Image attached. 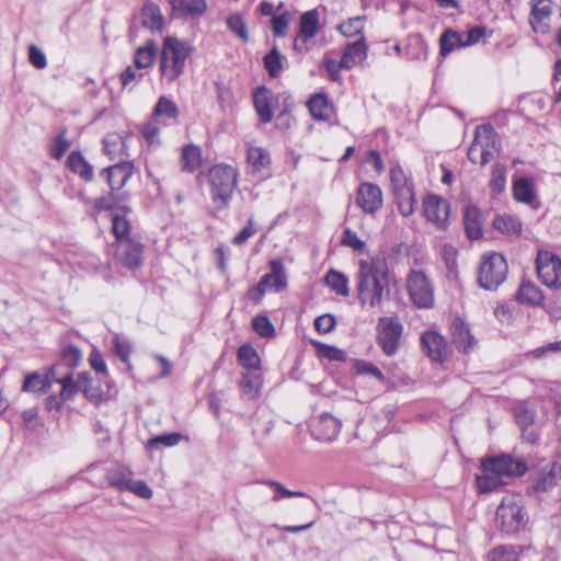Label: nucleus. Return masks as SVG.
<instances>
[{
    "label": "nucleus",
    "mask_w": 561,
    "mask_h": 561,
    "mask_svg": "<svg viewBox=\"0 0 561 561\" xmlns=\"http://www.w3.org/2000/svg\"><path fill=\"white\" fill-rule=\"evenodd\" d=\"M389 286V271L381 259L360 260L356 274L357 298L362 306L380 307Z\"/></svg>",
    "instance_id": "obj_1"
},
{
    "label": "nucleus",
    "mask_w": 561,
    "mask_h": 561,
    "mask_svg": "<svg viewBox=\"0 0 561 561\" xmlns=\"http://www.w3.org/2000/svg\"><path fill=\"white\" fill-rule=\"evenodd\" d=\"M421 344L427 356L436 363H444L449 356V346L443 335L434 331L424 332Z\"/></svg>",
    "instance_id": "obj_15"
},
{
    "label": "nucleus",
    "mask_w": 561,
    "mask_h": 561,
    "mask_svg": "<svg viewBox=\"0 0 561 561\" xmlns=\"http://www.w3.org/2000/svg\"><path fill=\"white\" fill-rule=\"evenodd\" d=\"M262 383V376L256 370L247 371L241 375L240 387L242 392L250 399L259 398Z\"/></svg>",
    "instance_id": "obj_30"
},
{
    "label": "nucleus",
    "mask_w": 561,
    "mask_h": 561,
    "mask_svg": "<svg viewBox=\"0 0 561 561\" xmlns=\"http://www.w3.org/2000/svg\"><path fill=\"white\" fill-rule=\"evenodd\" d=\"M423 213L428 222L438 230H446L449 225L450 204L447 199L428 195L423 201Z\"/></svg>",
    "instance_id": "obj_9"
},
{
    "label": "nucleus",
    "mask_w": 561,
    "mask_h": 561,
    "mask_svg": "<svg viewBox=\"0 0 561 561\" xmlns=\"http://www.w3.org/2000/svg\"><path fill=\"white\" fill-rule=\"evenodd\" d=\"M80 379L75 381L72 373L67 370V378L61 382L60 398L61 400H71L83 387V383L88 381L85 374L79 376Z\"/></svg>",
    "instance_id": "obj_43"
},
{
    "label": "nucleus",
    "mask_w": 561,
    "mask_h": 561,
    "mask_svg": "<svg viewBox=\"0 0 561 561\" xmlns=\"http://www.w3.org/2000/svg\"><path fill=\"white\" fill-rule=\"evenodd\" d=\"M271 272L265 274L255 287L259 291V298H262L268 288H273L279 293L287 286L284 263L280 259H275L270 262Z\"/></svg>",
    "instance_id": "obj_13"
},
{
    "label": "nucleus",
    "mask_w": 561,
    "mask_h": 561,
    "mask_svg": "<svg viewBox=\"0 0 561 561\" xmlns=\"http://www.w3.org/2000/svg\"><path fill=\"white\" fill-rule=\"evenodd\" d=\"M112 230L116 238V243L121 242L123 238H130V225L129 221L125 218L124 215L118 213L114 214L112 217Z\"/></svg>",
    "instance_id": "obj_49"
},
{
    "label": "nucleus",
    "mask_w": 561,
    "mask_h": 561,
    "mask_svg": "<svg viewBox=\"0 0 561 561\" xmlns=\"http://www.w3.org/2000/svg\"><path fill=\"white\" fill-rule=\"evenodd\" d=\"M163 15L158 5L153 3L145 4L141 10V23L146 28L160 31L163 26Z\"/></svg>",
    "instance_id": "obj_34"
},
{
    "label": "nucleus",
    "mask_w": 561,
    "mask_h": 561,
    "mask_svg": "<svg viewBox=\"0 0 561 561\" xmlns=\"http://www.w3.org/2000/svg\"><path fill=\"white\" fill-rule=\"evenodd\" d=\"M474 140H479L482 152V165L486 164L493 157L497 145V134L490 124L480 125L474 130Z\"/></svg>",
    "instance_id": "obj_19"
},
{
    "label": "nucleus",
    "mask_w": 561,
    "mask_h": 561,
    "mask_svg": "<svg viewBox=\"0 0 561 561\" xmlns=\"http://www.w3.org/2000/svg\"><path fill=\"white\" fill-rule=\"evenodd\" d=\"M463 225L469 239L478 240L482 237L480 211L476 207H468L463 215Z\"/></svg>",
    "instance_id": "obj_37"
},
{
    "label": "nucleus",
    "mask_w": 561,
    "mask_h": 561,
    "mask_svg": "<svg viewBox=\"0 0 561 561\" xmlns=\"http://www.w3.org/2000/svg\"><path fill=\"white\" fill-rule=\"evenodd\" d=\"M272 102L273 96L271 92L265 88H257L253 94L254 107L263 123L272 121Z\"/></svg>",
    "instance_id": "obj_24"
},
{
    "label": "nucleus",
    "mask_w": 561,
    "mask_h": 561,
    "mask_svg": "<svg viewBox=\"0 0 561 561\" xmlns=\"http://www.w3.org/2000/svg\"><path fill=\"white\" fill-rule=\"evenodd\" d=\"M514 415L522 428L531 425L535 421V412L525 402L515 407Z\"/></svg>",
    "instance_id": "obj_51"
},
{
    "label": "nucleus",
    "mask_w": 561,
    "mask_h": 561,
    "mask_svg": "<svg viewBox=\"0 0 561 561\" xmlns=\"http://www.w3.org/2000/svg\"><path fill=\"white\" fill-rule=\"evenodd\" d=\"M106 480L108 484L118 491H125L130 479L134 477V472L123 465H115L107 469Z\"/></svg>",
    "instance_id": "obj_28"
},
{
    "label": "nucleus",
    "mask_w": 561,
    "mask_h": 561,
    "mask_svg": "<svg viewBox=\"0 0 561 561\" xmlns=\"http://www.w3.org/2000/svg\"><path fill=\"white\" fill-rule=\"evenodd\" d=\"M483 474L477 476V486L482 493H488L497 490L505 482L503 477L500 476L485 460L481 463Z\"/></svg>",
    "instance_id": "obj_23"
},
{
    "label": "nucleus",
    "mask_w": 561,
    "mask_h": 561,
    "mask_svg": "<svg viewBox=\"0 0 561 561\" xmlns=\"http://www.w3.org/2000/svg\"><path fill=\"white\" fill-rule=\"evenodd\" d=\"M182 438V435L180 433H169V434H162L152 437L148 442V447L150 449L157 448L160 445H163L165 447H173L180 443Z\"/></svg>",
    "instance_id": "obj_53"
},
{
    "label": "nucleus",
    "mask_w": 561,
    "mask_h": 561,
    "mask_svg": "<svg viewBox=\"0 0 561 561\" xmlns=\"http://www.w3.org/2000/svg\"><path fill=\"white\" fill-rule=\"evenodd\" d=\"M262 483L271 486L275 491L273 500L276 502L283 497H305V496H307L305 492L287 490L282 483H279L277 481L266 480V481H263Z\"/></svg>",
    "instance_id": "obj_52"
},
{
    "label": "nucleus",
    "mask_w": 561,
    "mask_h": 561,
    "mask_svg": "<svg viewBox=\"0 0 561 561\" xmlns=\"http://www.w3.org/2000/svg\"><path fill=\"white\" fill-rule=\"evenodd\" d=\"M367 57V46L364 38L360 37L353 43H348L342 54L341 60L344 69H352L362 64Z\"/></svg>",
    "instance_id": "obj_21"
},
{
    "label": "nucleus",
    "mask_w": 561,
    "mask_h": 561,
    "mask_svg": "<svg viewBox=\"0 0 561 561\" xmlns=\"http://www.w3.org/2000/svg\"><path fill=\"white\" fill-rule=\"evenodd\" d=\"M142 253L144 245L133 238H123L116 244V259L129 270H137L142 265Z\"/></svg>",
    "instance_id": "obj_11"
},
{
    "label": "nucleus",
    "mask_w": 561,
    "mask_h": 561,
    "mask_svg": "<svg viewBox=\"0 0 561 561\" xmlns=\"http://www.w3.org/2000/svg\"><path fill=\"white\" fill-rule=\"evenodd\" d=\"M335 324V317L330 313L322 314L314 320V329L322 334L331 332Z\"/></svg>",
    "instance_id": "obj_64"
},
{
    "label": "nucleus",
    "mask_w": 561,
    "mask_h": 561,
    "mask_svg": "<svg viewBox=\"0 0 561 561\" xmlns=\"http://www.w3.org/2000/svg\"><path fill=\"white\" fill-rule=\"evenodd\" d=\"M408 291L417 308H430L434 304L432 284L421 271H412L408 277Z\"/></svg>",
    "instance_id": "obj_8"
},
{
    "label": "nucleus",
    "mask_w": 561,
    "mask_h": 561,
    "mask_svg": "<svg viewBox=\"0 0 561 561\" xmlns=\"http://www.w3.org/2000/svg\"><path fill=\"white\" fill-rule=\"evenodd\" d=\"M324 283L337 295L343 297L350 295L348 278L339 271L330 270L324 276Z\"/></svg>",
    "instance_id": "obj_39"
},
{
    "label": "nucleus",
    "mask_w": 561,
    "mask_h": 561,
    "mask_svg": "<svg viewBox=\"0 0 561 561\" xmlns=\"http://www.w3.org/2000/svg\"><path fill=\"white\" fill-rule=\"evenodd\" d=\"M170 3L176 18L199 19L208 9L206 0H171Z\"/></svg>",
    "instance_id": "obj_20"
},
{
    "label": "nucleus",
    "mask_w": 561,
    "mask_h": 561,
    "mask_svg": "<svg viewBox=\"0 0 561 561\" xmlns=\"http://www.w3.org/2000/svg\"><path fill=\"white\" fill-rule=\"evenodd\" d=\"M493 226L506 236H519L522 232V222L513 215H497L493 220Z\"/></svg>",
    "instance_id": "obj_35"
},
{
    "label": "nucleus",
    "mask_w": 561,
    "mask_h": 561,
    "mask_svg": "<svg viewBox=\"0 0 561 561\" xmlns=\"http://www.w3.org/2000/svg\"><path fill=\"white\" fill-rule=\"evenodd\" d=\"M440 43V54L446 56L450 51H453L457 47H465L463 35L462 33L447 30L443 33L439 39Z\"/></svg>",
    "instance_id": "obj_45"
},
{
    "label": "nucleus",
    "mask_w": 561,
    "mask_h": 561,
    "mask_svg": "<svg viewBox=\"0 0 561 561\" xmlns=\"http://www.w3.org/2000/svg\"><path fill=\"white\" fill-rule=\"evenodd\" d=\"M390 181H391L393 191L413 184L407 178V175L404 174L403 170L399 165L392 167L390 169Z\"/></svg>",
    "instance_id": "obj_62"
},
{
    "label": "nucleus",
    "mask_w": 561,
    "mask_h": 561,
    "mask_svg": "<svg viewBox=\"0 0 561 561\" xmlns=\"http://www.w3.org/2000/svg\"><path fill=\"white\" fill-rule=\"evenodd\" d=\"M66 131H61L56 138L54 145L50 149V154L53 158L59 160L62 158L65 152L70 148V141L65 137Z\"/></svg>",
    "instance_id": "obj_63"
},
{
    "label": "nucleus",
    "mask_w": 561,
    "mask_h": 561,
    "mask_svg": "<svg viewBox=\"0 0 561 561\" xmlns=\"http://www.w3.org/2000/svg\"><path fill=\"white\" fill-rule=\"evenodd\" d=\"M125 491L131 492L137 496L146 500L151 499L153 494L152 490L145 481H134L133 478L130 479Z\"/></svg>",
    "instance_id": "obj_61"
},
{
    "label": "nucleus",
    "mask_w": 561,
    "mask_h": 561,
    "mask_svg": "<svg viewBox=\"0 0 561 561\" xmlns=\"http://www.w3.org/2000/svg\"><path fill=\"white\" fill-rule=\"evenodd\" d=\"M227 27L236 34L243 43H248L250 39L247 23L239 13L230 14L226 19Z\"/></svg>",
    "instance_id": "obj_46"
},
{
    "label": "nucleus",
    "mask_w": 561,
    "mask_h": 561,
    "mask_svg": "<svg viewBox=\"0 0 561 561\" xmlns=\"http://www.w3.org/2000/svg\"><path fill=\"white\" fill-rule=\"evenodd\" d=\"M516 299L520 304L536 306L542 301L543 295L535 284L528 280H524L516 294Z\"/></svg>",
    "instance_id": "obj_38"
},
{
    "label": "nucleus",
    "mask_w": 561,
    "mask_h": 561,
    "mask_svg": "<svg viewBox=\"0 0 561 561\" xmlns=\"http://www.w3.org/2000/svg\"><path fill=\"white\" fill-rule=\"evenodd\" d=\"M141 70L142 69H138L136 66L135 68L128 66L121 75L123 88H133L137 82H139L144 77V72Z\"/></svg>",
    "instance_id": "obj_58"
},
{
    "label": "nucleus",
    "mask_w": 561,
    "mask_h": 561,
    "mask_svg": "<svg viewBox=\"0 0 561 561\" xmlns=\"http://www.w3.org/2000/svg\"><path fill=\"white\" fill-rule=\"evenodd\" d=\"M393 194L400 214L404 217L412 215L416 204L413 184L394 190Z\"/></svg>",
    "instance_id": "obj_27"
},
{
    "label": "nucleus",
    "mask_w": 561,
    "mask_h": 561,
    "mask_svg": "<svg viewBox=\"0 0 561 561\" xmlns=\"http://www.w3.org/2000/svg\"><path fill=\"white\" fill-rule=\"evenodd\" d=\"M403 327L400 321L392 317H383L379 319L377 325L378 344L381 346L382 352L392 356L397 353L402 335Z\"/></svg>",
    "instance_id": "obj_7"
},
{
    "label": "nucleus",
    "mask_w": 561,
    "mask_h": 561,
    "mask_svg": "<svg viewBox=\"0 0 561 561\" xmlns=\"http://www.w3.org/2000/svg\"><path fill=\"white\" fill-rule=\"evenodd\" d=\"M178 105L167 96H160L154 105L152 115L157 119L176 122L179 117Z\"/></svg>",
    "instance_id": "obj_33"
},
{
    "label": "nucleus",
    "mask_w": 561,
    "mask_h": 561,
    "mask_svg": "<svg viewBox=\"0 0 561 561\" xmlns=\"http://www.w3.org/2000/svg\"><path fill=\"white\" fill-rule=\"evenodd\" d=\"M506 167L501 163H496L492 169V178L490 181V187L494 194H501L504 192L506 186Z\"/></svg>",
    "instance_id": "obj_47"
},
{
    "label": "nucleus",
    "mask_w": 561,
    "mask_h": 561,
    "mask_svg": "<svg viewBox=\"0 0 561 561\" xmlns=\"http://www.w3.org/2000/svg\"><path fill=\"white\" fill-rule=\"evenodd\" d=\"M113 342H114V351H115V354L117 355V357L122 362L129 364V356L131 353L130 342L126 337L118 335V334H116L114 336Z\"/></svg>",
    "instance_id": "obj_54"
},
{
    "label": "nucleus",
    "mask_w": 561,
    "mask_h": 561,
    "mask_svg": "<svg viewBox=\"0 0 561 561\" xmlns=\"http://www.w3.org/2000/svg\"><path fill=\"white\" fill-rule=\"evenodd\" d=\"M191 47L183 41L165 37L159 60L161 77L168 82L175 81L185 69Z\"/></svg>",
    "instance_id": "obj_2"
},
{
    "label": "nucleus",
    "mask_w": 561,
    "mask_h": 561,
    "mask_svg": "<svg viewBox=\"0 0 561 561\" xmlns=\"http://www.w3.org/2000/svg\"><path fill=\"white\" fill-rule=\"evenodd\" d=\"M69 169L84 181L93 179V168L79 151H72L67 159Z\"/></svg>",
    "instance_id": "obj_32"
},
{
    "label": "nucleus",
    "mask_w": 561,
    "mask_h": 561,
    "mask_svg": "<svg viewBox=\"0 0 561 561\" xmlns=\"http://www.w3.org/2000/svg\"><path fill=\"white\" fill-rule=\"evenodd\" d=\"M134 165L131 162L116 163L102 171L112 191H121L131 178Z\"/></svg>",
    "instance_id": "obj_18"
},
{
    "label": "nucleus",
    "mask_w": 561,
    "mask_h": 561,
    "mask_svg": "<svg viewBox=\"0 0 561 561\" xmlns=\"http://www.w3.org/2000/svg\"><path fill=\"white\" fill-rule=\"evenodd\" d=\"M128 194L126 192L112 191L104 196L95 199L94 207L98 210H112L117 208L123 213H127L130 209L127 206H121L122 203L127 201Z\"/></svg>",
    "instance_id": "obj_25"
},
{
    "label": "nucleus",
    "mask_w": 561,
    "mask_h": 561,
    "mask_svg": "<svg viewBox=\"0 0 561 561\" xmlns=\"http://www.w3.org/2000/svg\"><path fill=\"white\" fill-rule=\"evenodd\" d=\"M213 201L220 207L227 206L238 182V171L228 164H216L208 171Z\"/></svg>",
    "instance_id": "obj_4"
},
{
    "label": "nucleus",
    "mask_w": 561,
    "mask_h": 561,
    "mask_svg": "<svg viewBox=\"0 0 561 561\" xmlns=\"http://www.w3.org/2000/svg\"><path fill=\"white\" fill-rule=\"evenodd\" d=\"M503 478L520 477L526 470V462L522 459H515L510 455H502L485 460Z\"/></svg>",
    "instance_id": "obj_17"
},
{
    "label": "nucleus",
    "mask_w": 561,
    "mask_h": 561,
    "mask_svg": "<svg viewBox=\"0 0 561 561\" xmlns=\"http://www.w3.org/2000/svg\"><path fill=\"white\" fill-rule=\"evenodd\" d=\"M453 342L459 351L468 353L476 344V340L470 332L469 325L460 320L455 319L451 325Z\"/></svg>",
    "instance_id": "obj_22"
},
{
    "label": "nucleus",
    "mask_w": 561,
    "mask_h": 561,
    "mask_svg": "<svg viewBox=\"0 0 561 561\" xmlns=\"http://www.w3.org/2000/svg\"><path fill=\"white\" fill-rule=\"evenodd\" d=\"M253 330L261 336L267 337L274 334V327L267 317H255L252 320Z\"/></svg>",
    "instance_id": "obj_60"
},
{
    "label": "nucleus",
    "mask_w": 561,
    "mask_h": 561,
    "mask_svg": "<svg viewBox=\"0 0 561 561\" xmlns=\"http://www.w3.org/2000/svg\"><path fill=\"white\" fill-rule=\"evenodd\" d=\"M537 274L546 286L561 287V260L549 252H539L537 256Z\"/></svg>",
    "instance_id": "obj_10"
},
{
    "label": "nucleus",
    "mask_w": 561,
    "mask_h": 561,
    "mask_svg": "<svg viewBox=\"0 0 561 561\" xmlns=\"http://www.w3.org/2000/svg\"><path fill=\"white\" fill-rule=\"evenodd\" d=\"M158 48L153 41H149L145 46L137 48L134 55V64L138 69L149 68L156 58Z\"/></svg>",
    "instance_id": "obj_41"
},
{
    "label": "nucleus",
    "mask_w": 561,
    "mask_h": 561,
    "mask_svg": "<svg viewBox=\"0 0 561 561\" xmlns=\"http://www.w3.org/2000/svg\"><path fill=\"white\" fill-rule=\"evenodd\" d=\"M496 524L507 535L524 529L528 523L524 500L519 494H507L496 510Z\"/></svg>",
    "instance_id": "obj_3"
},
{
    "label": "nucleus",
    "mask_w": 561,
    "mask_h": 561,
    "mask_svg": "<svg viewBox=\"0 0 561 561\" xmlns=\"http://www.w3.org/2000/svg\"><path fill=\"white\" fill-rule=\"evenodd\" d=\"M65 365L62 363L56 364L47 368L46 373L42 375L44 379H47L49 382V388H51L53 383L64 382L67 378V371H62Z\"/></svg>",
    "instance_id": "obj_59"
},
{
    "label": "nucleus",
    "mask_w": 561,
    "mask_h": 561,
    "mask_svg": "<svg viewBox=\"0 0 561 561\" xmlns=\"http://www.w3.org/2000/svg\"><path fill=\"white\" fill-rule=\"evenodd\" d=\"M364 27V20L359 16L348 19L346 22L340 24L339 31L346 37H352L359 34Z\"/></svg>",
    "instance_id": "obj_57"
},
{
    "label": "nucleus",
    "mask_w": 561,
    "mask_h": 561,
    "mask_svg": "<svg viewBox=\"0 0 561 561\" xmlns=\"http://www.w3.org/2000/svg\"><path fill=\"white\" fill-rule=\"evenodd\" d=\"M290 19L291 14L287 11L272 18L271 25L275 36L284 37L286 35Z\"/></svg>",
    "instance_id": "obj_55"
},
{
    "label": "nucleus",
    "mask_w": 561,
    "mask_h": 561,
    "mask_svg": "<svg viewBox=\"0 0 561 561\" xmlns=\"http://www.w3.org/2000/svg\"><path fill=\"white\" fill-rule=\"evenodd\" d=\"M202 163L201 148L194 145H186L182 149L181 164L182 171L192 173L199 168Z\"/></svg>",
    "instance_id": "obj_36"
},
{
    "label": "nucleus",
    "mask_w": 561,
    "mask_h": 561,
    "mask_svg": "<svg viewBox=\"0 0 561 561\" xmlns=\"http://www.w3.org/2000/svg\"><path fill=\"white\" fill-rule=\"evenodd\" d=\"M264 67L272 78H277L287 66V58L280 54L275 45L263 58Z\"/></svg>",
    "instance_id": "obj_31"
},
{
    "label": "nucleus",
    "mask_w": 561,
    "mask_h": 561,
    "mask_svg": "<svg viewBox=\"0 0 561 561\" xmlns=\"http://www.w3.org/2000/svg\"><path fill=\"white\" fill-rule=\"evenodd\" d=\"M320 31L319 13L316 9L300 16L298 33L294 38L293 48L298 54L309 51L314 46V36Z\"/></svg>",
    "instance_id": "obj_6"
},
{
    "label": "nucleus",
    "mask_w": 561,
    "mask_h": 561,
    "mask_svg": "<svg viewBox=\"0 0 561 561\" xmlns=\"http://www.w3.org/2000/svg\"><path fill=\"white\" fill-rule=\"evenodd\" d=\"M308 107L311 116L317 121H329L331 117L332 107L323 93L312 95L308 101Z\"/></svg>",
    "instance_id": "obj_29"
},
{
    "label": "nucleus",
    "mask_w": 561,
    "mask_h": 561,
    "mask_svg": "<svg viewBox=\"0 0 561 561\" xmlns=\"http://www.w3.org/2000/svg\"><path fill=\"white\" fill-rule=\"evenodd\" d=\"M518 552L515 546H497L489 553L490 561H517Z\"/></svg>",
    "instance_id": "obj_48"
},
{
    "label": "nucleus",
    "mask_w": 561,
    "mask_h": 561,
    "mask_svg": "<svg viewBox=\"0 0 561 561\" xmlns=\"http://www.w3.org/2000/svg\"><path fill=\"white\" fill-rule=\"evenodd\" d=\"M238 359L241 366L249 371L260 369V357L254 347L249 344L240 346L238 350Z\"/></svg>",
    "instance_id": "obj_44"
},
{
    "label": "nucleus",
    "mask_w": 561,
    "mask_h": 561,
    "mask_svg": "<svg viewBox=\"0 0 561 561\" xmlns=\"http://www.w3.org/2000/svg\"><path fill=\"white\" fill-rule=\"evenodd\" d=\"M248 161L255 170H260L270 164V154L266 150L259 147L248 149Z\"/></svg>",
    "instance_id": "obj_50"
},
{
    "label": "nucleus",
    "mask_w": 561,
    "mask_h": 561,
    "mask_svg": "<svg viewBox=\"0 0 561 561\" xmlns=\"http://www.w3.org/2000/svg\"><path fill=\"white\" fill-rule=\"evenodd\" d=\"M560 474L561 466L558 463H550L543 467L535 481V490L541 492L551 490L557 484Z\"/></svg>",
    "instance_id": "obj_26"
},
{
    "label": "nucleus",
    "mask_w": 561,
    "mask_h": 561,
    "mask_svg": "<svg viewBox=\"0 0 561 561\" xmlns=\"http://www.w3.org/2000/svg\"><path fill=\"white\" fill-rule=\"evenodd\" d=\"M49 390L50 388L48 380L44 379L39 373L34 371L25 376L22 385V391L33 392L37 396H42L47 393Z\"/></svg>",
    "instance_id": "obj_42"
},
{
    "label": "nucleus",
    "mask_w": 561,
    "mask_h": 561,
    "mask_svg": "<svg viewBox=\"0 0 561 561\" xmlns=\"http://www.w3.org/2000/svg\"><path fill=\"white\" fill-rule=\"evenodd\" d=\"M513 195L520 203L531 204L536 197L534 183L526 178L516 180L513 185Z\"/></svg>",
    "instance_id": "obj_40"
},
{
    "label": "nucleus",
    "mask_w": 561,
    "mask_h": 561,
    "mask_svg": "<svg viewBox=\"0 0 561 561\" xmlns=\"http://www.w3.org/2000/svg\"><path fill=\"white\" fill-rule=\"evenodd\" d=\"M507 270L506 260L502 254H484L479 266L478 283L484 289H496L505 280Z\"/></svg>",
    "instance_id": "obj_5"
},
{
    "label": "nucleus",
    "mask_w": 561,
    "mask_h": 561,
    "mask_svg": "<svg viewBox=\"0 0 561 561\" xmlns=\"http://www.w3.org/2000/svg\"><path fill=\"white\" fill-rule=\"evenodd\" d=\"M357 205L367 214H375L382 206V192L373 183H362L357 190Z\"/></svg>",
    "instance_id": "obj_16"
},
{
    "label": "nucleus",
    "mask_w": 561,
    "mask_h": 561,
    "mask_svg": "<svg viewBox=\"0 0 561 561\" xmlns=\"http://www.w3.org/2000/svg\"><path fill=\"white\" fill-rule=\"evenodd\" d=\"M342 423L330 413H322L312 421L311 436L323 443L334 442L341 431Z\"/></svg>",
    "instance_id": "obj_12"
},
{
    "label": "nucleus",
    "mask_w": 561,
    "mask_h": 561,
    "mask_svg": "<svg viewBox=\"0 0 561 561\" xmlns=\"http://www.w3.org/2000/svg\"><path fill=\"white\" fill-rule=\"evenodd\" d=\"M341 242L343 245L352 248L354 251L357 252H363L366 248L365 241L359 239L356 232H354L350 228L344 229Z\"/></svg>",
    "instance_id": "obj_56"
},
{
    "label": "nucleus",
    "mask_w": 561,
    "mask_h": 561,
    "mask_svg": "<svg viewBox=\"0 0 561 561\" xmlns=\"http://www.w3.org/2000/svg\"><path fill=\"white\" fill-rule=\"evenodd\" d=\"M553 13L551 0H531L529 24L535 33L547 34L550 31V21Z\"/></svg>",
    "instance_id": "obj_14"
}]
</instances>
